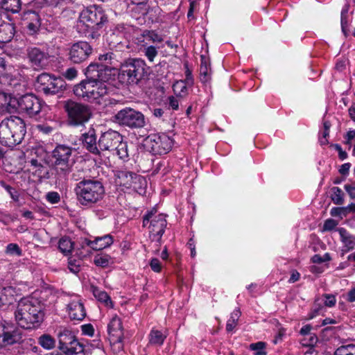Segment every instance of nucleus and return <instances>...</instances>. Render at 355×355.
Returning a JSON list of instances; mask_svg holds the SVG:
<instances>
[{"instance_id": "nucleus-53", "label": "nucleus", "mask_w": 355, "mask_h": 355, "mask_svg": "<svg viewBox=\"0 0 355 355\" xmlns=\"http://www.w3.org/2000/svg\"><path fill=\"white\" fill-rule=\"evenodd\" d=\"M150 266L151 269L156 272H159L161 271L162 266L160 261L157 258H153L150 261Z\"/></svg>"}, {"instance_id": "nucleus-22", "label": "nucleus", "mask_w": 355, "mask_h": 355, "mask_svg": "<svg viewBox=\"0 0 355 355\" xmlns=\"http://www.w3.org/2000/svg\"><path fill=\"white\" fill-rule=\"evenodd\" d=\"M113 243V239L110 234L101 237H96L94 241L84 239L82 241L81 246H88L93 250L99 251L111 245Z\"/></svg>"}, {"instance_id": "nucleus-5", "label": "nucleus", "mask_w": 355, "mask_h": 355, "mask_svg": "<svg viewBox=\"0 0 355 355\" xmlns=\"http://www.w3.org/2000/svg\"><path fill=\"white\" fill-rule=\"evenodd\" d=\"M71 154L72 148L64 144L57 145L51 152V164L59 180H66L71 171Z\"/></svg>"}, {"instance_id": "nucleus-15", "label": "nucleus", "mask_w": 355, "mask_h": 355, "mask_svg": "<svg viewBox=\"0 0 355 355\" xmlns=\"http://www.w3.org/2000/svg\"><path fill=\"white\" fill-rule=\"evenodd\" d=\"M115 177L118 184L128 189H132L137 191H138L142 184L146 183V180L142 176L131 171H116Z\"/></svg>"}, {"instance_id": "nucleus-47", "label": "nucleus", "mask_w": 355, "mask_h": 355, "mask_svg": "<svg viewBox=\"0 0 355 355\" xmlns=\"http://www.w3.org/2000/svg\"><path fill=\"white\" fill-rule=\"evenodd\" d=\"M63 76L67 80H71L78 76V71L75 67H69L62 73Z\"/></svg>"}, {"instance_id": "nucleus-29", "label": "nucleus", "mask_w": 355, "mask_h": 355, "mask_svg": "<svg viewBox=\"0 0 355 355\" xmlns=\"http://www.w3.org/2000/svg\"><path fill=\"white\" fill-rule=\"evenodd\" d=\"M38 344L46 350H51L55 347V340L50 334H44L37 338Z\"/></svg>"}, {"instance_id": "nucleus-63", "label": "nucleus", "mask_w": 355, "mask_h": 355, "mask_svg": "<svg viewBox=\"0 0 355 355\" xmlns=\"http://www.w3.org/2000/svg\"><path fill=\"white\" fill-rule=\"evenodd\" d=\"M10 96L8 95L3 92H0V109L1 110L3 107H5V105L6 102L10 98Z\"/></svg>"}, {"instance_id": "nucleus-3", "label": "nucleus", "mask_w": 355, "mask_h": 355, "mask_svg": "<svg viewBox=\"0 0 355 355\" xmlns=\"http://www.w3.org/2000/svg\"><path fill=\"white\" fill-rule=\"evenodd\" d=\"M26 132V124L19 117L11 116L0 123V143L8 147L19 144Z\"/></svg>"}, {"instance_id": "nucleus-10", "label": "nucleus", "mask_w": 355, "mask_h": 355, "mask_svg": "<svg viewBox=\"0 0 355 355\" xmlns=\"http://www.w3.org/2000/svg\"><path fill=\"white\" fill-rule=\"evenodd\" d=\"M35 86L38 91L46 95H54L65 89L66 83L60 77L42 73L37 76Z\"/></svg>"}, {"instance_id": "nucleus-14", "label": "nucleus", "mask_w": 355, "mask_h": 355, "mask_svg": "<svg viewBox=\"0 0 355 355\" xmlns=\"http://www.w3.org/2000/svg\"><path fill=\"white\" fill-rule=\"evenodd\" d=\"M112 68L97 62L90 63L84 70L86 79L92 83H105L110 79Z\"/></svg>"}, {"instance_id": "nucleus-31", "label": "nucleus", "mask_w": 355, "mask_h": 355, "mask_svg": "<svg viewBox=\"0 0 355 355\" xmlns=\"http://www.w3.org/2000/svg\"><path fill=\"white\" fill-rule=\"evenodd\" d=\"M1 7L12 12H18L21 9V0H1Z\"/></svg>"}, {"instance_id": "nucleus-45", "label": "nucleus", "mask_w": 355, "mask_h": 355, "mask_svg": "<svg viewBox=\"0 0 355 355\" xmlns=\"http://www.w3.org/2000/svg\"><path fill=\"white\" fill-rule=\"evenodd\" d=\"M6 252L10 255H21V250L16 243H10L7 245Z\"/></svg>"}, {"instance_id": "nucleus-27", "label": "nucleus", "mask_w": 355, "mask_h": 355, "mask_svg": "<svg viewBox=\"0 0 355 355\" xmlns=\"http://www.w3.org/2000/svg\"><path fill=\"white\" fill-rule=\"evenodd\" d=\"M200 58V79L202 83H206L211 79L210 63L205 55H201Z\"/></svg>"}, {"instance_id": "nucleus-11", "label": "nucleus", "mask_w": 355, "mask_h": 355, "mask_svg": "<svg viewBox=\"0 0 355 355\" xmlns=\"http://www.w3.org/2000/svg\"><path fill=\"white\" fill-rule=\"evenodd\" d=\"M58 349L71 355H85V349L76 338L73 333L64 329L58 334Z\"/></svg>"}, {"instance_id": "nucleus-39", "label": "nucleus", "mask_w": 355, "mask_h": 355, "mask_svg": "<svg viewBox=\"0 0 355 355\" xmlns=\"http://www.w3.org/2000/svg\"><path fill=\"white\" fill-rule=\"evenodd\" d=\"M111 257L107 254L97 255L94 257V262L97 266L105 268L109 266Z\"/></svg>"}, {"instance_id": "nucleus-44", "label": "nucleus", "mask_w": 355, "mask_h": 355, "mask_svg": "<svg viewBox=\"0 0 355 355\" xmlns=\"http://www.w3.org/2000/svg\"><path fill=\"white\" fill-rule=\"evenodd\" d=\"M330 214L334 217H340V218L347 216L345 207H333L330 211Z\"/></svg>"}, {"instance_id": "nucleus-37", "label": "nucleus", "mask_w": 355, "mask_h": 355, "mask_svg": "<svg viewBox=\"0 0 355 355\" xmlns=\"http://www.w3.org/2000/svg\"><path fill=\"white\" fill-rule=\"evenodd\" d=\"M58 248L63 253H69L73 248V243L67 237H63L60 239Z\"/></svg>"}, {"instance_id": "nucleus-30", "label": "nucleus", "mask_w": 355, "mask_h": 355, "mask_svg": "<svg viewBox=\"0 0 355 355\" xmlns=\"http://www.w3.org/2000/svg\"><path fill=\"white\" fill-rule=\"evenodd\" d=\"M98 60L101 62L99 64L107 65L110 67L112 69H114V66L116 65L118 60H116V55L112 52H107L105 54L100 55L98 56Z\"/></svg>"}, {"instance_id": "nucleus-59", "label": "nucleus", "mask_w": 355, "mask_h": 355, "mask_svg": "<svg viewBox=\"0 0 355 355\" xmlns=\"http://www.w3.org/2000/svg\"><path fill=\"white\" fill-rule=\"evenodd\" d=\"M40 25V24L39 23V21H37V23L31 22L28 23V24L27 25V28L28 30L30 31L31 34H34L39 30Z\"/></svg>"}, {"instance_id": "nucleus-51", "label": "nucleus", "mask_w": 355, "mask_h": 355, "mask_svg": "<svg viewBox=\"0 0 355 355\" xmlns=\"http://www.w3.org/2000/svg\"><path fill=\"white\" fill-rule=\"evenodd\" d=\"M186 70H185V80L184 82L187 83V85L191 87L193 85V78L192 76L191 71L189 69L187 64H184Z\"/></svg>"}, {"instance_id": "nucleus-58", "label": "nucleus", "mask_w": 355, "mask_h": 355, "mask_svg": "<svg viewBox=\"0 0 355 355\" xmlns=\"http://www.w3.org/2000/svg\"><path fill=\"white\" fill-rule=\"evenodd\" d=\"M324 297L326 298L324 301V304L327 306L331 307L335 305L336 299L334 296L330 295H324Z\"/></svg>"}, {"instance_id": "nucleus-12", "label": "nucleus", "mask_w": 355, "mask_h": 355, "mask_svg": "<svg viewBox=\"0 0 355 355\" xmlns=\"http://www.w3.org/2000/svg\"><path fill=\"white\" fill-rule=\"evenodd\" d=\"M172 139L165 134H153L144 139L145 148L153 155H164L172 148Z\"/></svg>"}, {"instance_id": "nucleus-8", "label": "nucleus", "mask_w": 355, "mask_h": 355, "mask_svg": "<svg viewBox=\"0 0 355 355\" xmlns=\"http://www.w3.org/2000/svg\"><path fill=\"white\" fill-rule=\"evenodd\" d=\"M113 121L120 126L132 130L140 129L146 125L144 114L130 107H125L113 116Z\"/></svg>"}, {"instance_id": "nucleus-38", "label": "nucleus", "mask_w": 355, "mask_h": 355, "mask_svg": "<svg viewBox=\"0 0 355 355\" xmlns=\"http://www.w3.org/2000/svg\"><path fill=\"white\" fill-rule=\"evenodd\" d=\"M334 355H355V345L340 346L335 351Z\"/></svg>"}, {"instance_id": "nucleus-21", "label": "nucleus", "mask_w": 355, "mask_h": 355, "mask_svg": "<svg viewBox=\"0 0 355 355\" xmlns=\"http://www.w3.org/2000/svg\"><path fill=\"white\" fill-rule=\"evenodd\" d=\"M107 333L110 342L114 343H121L123 340V327L121 319L115 315L107 325Z\"/></svg>"}, {"instance_id": "nucleus-55", "label": "nucleus", "mask_w": 355, "mask_h": 355, "mask_svg": "<svg viewBox=\"0 0 355 355\" xmlns=\"http://www.w3.org/2000/svg\"><path fill=\"white\" fill-rule=\"evenodd\" d=\"M68 268L73 273H78L80 271V265L76 263V260H69L68 263Z\"/></svg>"}, {"instance_id": "nucleus-20", "label": "nucleus", "mask_w": 355, "mask_h": 355, "mask_svg": "<svg viewBox=\"0 0 355 355\" xmlns=\"http://www.w3.org/2000/svg\"><path fill=\"white\" fill-rule=\"evenodd\" d=\"M80 140L87 151L95 155H98L96 131L92 126L81 135Z\"/></svg>"}, {"instance_id": "nucleus-61", "label": "nucleus", "mask_w": 355, "mask_h": 355, "mask_svg": "<svg viewBox=\"0 0 355 355\" xmlns=\"http://www.w3.org/2000/svg\"><path fill=\"white\" fill-rule=\"evenodd\" d=\"M146 38H149L150 40L153 42H162V37L153 31H149L146 35Z\"/></svg>"}, {"instance_id": "nucleus-28", "label": "nucleus", "mask_w": 355, "mask_h": 355, "mask_svg": "<svg viewBox=\"0 0 355 355\" xmlns=\"http://www.w3.org/2000/svg\"><path fill=\"white\" fill-rule=\"evenodd\" d=\"M340 236L341 241L346 248V251L352 250L355 245V239L345 228L340 227L337 230Z\"/></svg>"}, {"instance_id": "nucleus-56", "label": "nucleus", "mask_w": 355, "mask_h": 355, "mask_svg": "<svg viewBox=\"0 0 355 355\" xmlns=\"http://www.w3.org/2000/svg\"><path fill=\"white\" fill-rule=\"evenodd\" d=\"M6 189L9 193V194L10 195L11 198L14 201L17 202L19 200V193H18V192L16 190H15L12 187H11L9 185H7L6 187Z\"/></svg>"}, {"instance_id": "nucleus-34", "label": "nucleus", "mask_w": 355, "mask_h": 355, "mask_svg": "<svg viewBox=\"0 0 355 355\" xmlns=\"http://www.w3.org/2000/svg\"><path fill=\"white\" fill-rule=\"evenodd\" d=\"M187 87H189L187 85V83L180 80L177 81L173 85V89L176 94V96L180 97V98H182L184 96H185L187 94Z\"/></svg>"}, {"instance_id": "nucleus-19", "label": "nucleus", "mask_w": 355, "mask_h": 355, "mask_svg": "<svg viewBox=\"0 0 355 355\" xmlns=\"http://www.w3.org/2000/svg\"><path fill=\"white\" fill-rule=\"evenodd\" d=\"M166 217V215L164 214H155L148 227L150 231V237H153V240H155L159 243L161 241L162 236L167 225Z\"/></svg>"}, {"instance_id": "nucleus-17", "label": "nucleus", "mask_w": 355, "mask_h": 355, "mask_svg": "<svg viewBox=\"0 0 355 355\" xmlns=\"http://www.w3.org/2000/svg\"><path fill=\"white\" fill-rule=\"evenodd\" d=\"M122 140L123 136L117 131L109 130L103 132L98 140V155H101V151H113Z\"/></svg>"}, {"instance_id": "nucleus-57", "label": "nucleus", "mask_w": 355, "mask_h": 355, "mask_svg": "<svg viewBox=\"0 0 355 355\" xmlns=\"http://www.w3.org/2000/svg\"><path fill=\"white\" fill-rule=\"evenodd\" d=\"M100 30L101 29H96V28H89V31H88V37L89 38H92V39H98L100 35H101V33H100Z\"/></svg>"}, {"instance_id": "nucleus-46", "label": "nucleus", "mask_w": 355, "mask_h": 355, "mask_svg": "<svg viewBox=\"0 0 355 355\" xmlns=\"http://www.w3.org/2000/svg\"><path fill=\"white\" fill-rule=\"evenodd\" d=\"M157 210L155 207L152 208L148 211L146 214L143 216V227H146L148 224L151 222V218L156 214Z\"/></svg>"}, {"instance_id": "nucleus-2", "label": "nucleus", "mask_w": 355, "mask_h": 355, "mask_svg": "<svg viewBox=\"0 0 355 355\" xmlns=\"http://www.w3.org/2000/svg\"><path fill=\"white\" fill-rule=\"evenodd\" d=\"M74 192L81 205L92 207L103 198L105 188L103 183L95 178H83L76 184Z\"/></svg>"}, {"instance_id": "nucleus-62", "label": "nucleus", "mask_w": 355, "mask_h": 355, "mask_svg": "<svg viewBox=\"0 0 355 355\" xmlns=\"http://www.w3.org/2000/svg\"><path fill=\"white\" fill-rule=\"evenodd\" d=\"M344 188L352 199H355V187L350 184H345Z\"/></svg>"}, {"instance_id": "nucleus-50", "label": "nucleus", "mask_w": 355, "mask_h": 355, "mask_svg": "<svg viewBox=\"0 0 355 355\" xmlns=\"http://www.w3.org/2000/svg\"><path fill=\"white\" fill-rule=\"evenodd\" d=\"M180 98L178 96H171L168 98V103L169 107L172 108L174 110H177L179 107V99Z\"/></svg>"}, {"instance_id": "nucleus-13", "label": "nucleus", "mask_w": 355, "mask_h": 355, "mask_svg": "<svg viewBox=\"0 0 355 355\" xmlns=\"http://www.w3.org/2000/svg\"><path fill=\"white\" fill-rule=\"evenodd\" d=\"M17 105L19 110L30 117L40 114L42 107V101L33 94H26L19 98Z\"/></svg>"}, {"instance_id": "nucleus-18", "label": "nucleus", "mask_w": 355, "mask_h": 355, "mask_svg": "<svg viewBox=\"0 0 355 355\" xmlns=\"http://www.w3.org/2000/svg\"><path fill=\"white\" fill-rule=\"evenodd\" d=\"M26 51L28 62L35 69H44L48 65L49 55L45 51L36 46H28Z\"/></svg>"}, {"instance_id": "nucleus-43", "label": "nucleus", "mask_w": 355, "mask_h": 355, "mask_svg": "<svg viewBox=\"0 0 355 355\" xmlns=\"http://www.w3.org/2000/svg\"><path fill=\"white\" fill-rule=\"evenodd\" d=\"M17 101L18 99L12 98L10 96L8 101L6 102L5 107H3L1 110L8 113L14 112L16 110V105L17 104Z\"/></svg>"}, {"instance_id": "nucleus-33", "label": "nucleus", "mask_w": 355, "mask_h": 355, "mask_svg": "<svg viewBox=\"0 0 355 355\" xmlns=\"http://www.w3.org/2000/svg\"><path fill=\"white\" fill-rule=\"evenodd\" d=\"M166 338L160 331L153 329L149 335V342L152 345H162Z\"/></svg>"}, {"instance_id": "nucleus-64", "label": "nucleus", "mask_w": 355, "mask_h": 355, "mask_svg": "<svg viewBox=\"0 0 355 355\" xmlns=\"http://www.w3.org/2000/svg\"><path fill=\"white\" fill-rule=\"evenodd\" d=\"M241 315V313L240 311V309H235L232 313H231V315H230V318L229 320H232V321H234L236 322H238L240 316Z\"/></svg>"}, {"instance_id": "nucleus-6", "label": "nucleus", "mask_w": 355, "mask_h": 355, "mask_svg": "<svg viewBox=\"0 0 355 355\" xmlns=\"http://www.w3.org/2000/svg\"><path fill=\"white\" fill-rule=\"evenodd\" d=\"M63 108L67 114V123L72 126H81L87 122L92 116L89 105L67 100L63 103Z\"/></svg>"}, {"instance_id": "nucleus-25", "label": "nucleus", "mask_w": 355, "mask_h": 355, "mask_svg": "<svg viewBox=\"0 0 355 355\" xmlns=\"http://www.w3.org/2000/svg\"><path fill=\"white\" fill-rule=\"evenodd\" d=\"M15 35V28L10 23L0 24V47L11 40Z\"/></svg>"}, {"instance_id": "nucleus-24", "label": "nucleus", "mask_w": 355, "mask_h": 355, "mask_svg": "<svg viewBox=\"0 0 355 355\" xmlns=\"http://www.w3.org/2000/svg\"><path fill=\"white\" fill-rule=\"evenodd\" d=\"M88 92L89 94L86 100H96L105 96L107 93V88L103 82L93 83L92 85V89H90Z\"/></svg>"}, {"instance_id": "nucleus-42", "label": "nucleus", "mask_w": 355, "mask_h": 355, "mask_svg": "<svg viewBox=\"0 0 355 355\" xmlns=\"http://www.w3.org/2000/svg\"><path fill=\"white\" fill-rule=\"evenodd\" d=\"M94 295L98 301L104 302L106 305L112 304V300L106 292L95 289Z\"/></svg>"}, {"instance_id": "nucleus-26", "label": "nucleus", "mask_w": 355, "mask_h": 355, "mask_svg": "<svg viewBox=\"0 0 355 355\" xmlns=\"http://www.w3.org/2000/svg\"><path fill=\"white\" fill-rule=\"evenodd\" d=\"M93 83L85 79L82 80L80 83L76 85L73 87V94L79 97L86 100L90 89H92V85Z\"/></svg>"}, {"instance_id": "nucleus-54", "label": "nucleus", "mask_w": 355, "mask_h": 355, "mask_svg": "<svg viewBox=\"0 0 355 355\" xmlns=\"http://www.w3.org/2000/svg\"><path fill=\"white\" fill-rule=\"evenodd\" d=\"M83 334L88 336H93L94 333V329L91 324H86L81 327Z\"/></svg>"}, {"instance_id": "nucleus-52", "label": "nucleus", "mask_w": 355, "mask_h": 355, "mask_svg": "<svg viewBox=\"0 0 355 355\" xmlns=\"http://www.w3.org/2000/svg\"><path fill=\"white\" fill-rule=\"evenodd\" d=\"M35 4L43 7L44 6L57 5L60 0H34Z\"/></svg>"}, {"instance_id": "nucleus-40", "label": "nucleus", "mask_w": 355, "mask_h": 355, "mask_svg": "<svg viewBox=\"0 0 355 355\" xmlns=\"http://www.w3.org/2000/svg\"><path fill=\"white\" fill-rule=\"evenodd\" d=\"M266 343L263 342H257L250 345V349L255 351L254 355H266V352L264 350Z\"/></svg>"}, {"instance_id": "nucleus-9", "label": "nucleus", "mask_w": 355, "mask_h": 355, "mask_svg": "<svg viewBox=\"0 0 355 355\" xmlns=\"http://www.w3.org/2000/svg\"><path fill=\"white\" fill-rule=\"evenodd\" d=\"M79 19L88 28L102 29L108 22L107 16L104 10L96 5L83 10L80 14Z\"/></svg>"}, {"instance_id": "nucleus-36", "label": "nucleus", "mask_w": 355, "mask_h": 355, "mask_svg": "<svg viewBox=\"0 0 355 355\" xmlns=\"http://www.w3.org/2000/svg\"><path fill=\"white\" fill-rule=\"evenodd\" d=\"M161 11V8L157 6L149 7L146 15L149 20H151V21H156L160 17Z\"/></svg>"}, {"instance_id": "nucleus-60", "label": "nucleus", "mask_w": 355, "mask_h": 355, "mask_svg": "<svg viewBox=\"0 0 355 355\" xmlns=\"http://www.w3.org/2000/svg\"><path fill=\"white\" fill-rule=\"evenodd\" d=\"M351 167V164L347 162L341 165L339 168V173L343 175H347L349 174V168Z\"/></svg>"}, {"instance_id": "nucleus-16", "label": "nucleus", "mask_w": 355, "mask_h": 355, "mask_svg": "<svg viewBox=\"0 0 355 355\" xmlns=\"http://www.w3.org/2000/svg\"><path fill=\"white\" fill-rule=\"evenodd\" d=\"M92 46L85 41H78L69 49L68 59L73 64H81L86 61L92 53Z\"/></svg>"}, {"instance_id": "nucleus-7", "label": "nucleus", "mask_w": 355, "mask_h": 355, "mask_svg": "<svg viewBox=\"0 0 355 355\" xmlns=\"http://www.w3.org/2000/svg\"><path fill=\"white\" fill-rule=\"evenodd\" d=\"M12 290L10 287L0 288V304L7 301L6 294ZM21 331L13 325L4 324L0 322V347H6L21 343Z\"/></svg>"}, {"instance_id": "nucleus-41", "label": "nucleus", "mask_w": 355, "mask_h": 355, "mask_svg": "<svg viewBox=\"0 0 355 355\" xmlns=\"http://www.w3.org/2000/svg\"><path fill=\"white\" fill-rule=\"evenodd\" d=\"M143 52L150 62H153L158 53L157 48L154 46L144 47Z\"/></svg>"}, {"instance_id": "nucleus-1", "label": "nucleus", "mask_w": 355, "mask_h": 355, "mask_svg": "<svg viewBox=\"0 0 355 355\" xmlns=\"http://www.w3.org/2000/svg\"><path fill=\"white\" fill-rule=\"evenodd\" d=\"M15 316L21 328H36L44 320L43 305L36 299L23 298L18 303Z\"/></svg>"}, {"instance_id": "nucleus-48", "label": "nucleus", "mask_w": 355, "mask_h": 355, "mask_svg": "<svg viewBox=\"0 0 355 355\" xmlns=\"http://www.w3.org/2000/svg\"><path fill=\"white\" fill-rule=\"evenodd\" d=\"M338 225V222L335 220L329 218L324 221L323 225L322 231H331L334 230Z\"/></svg>"}, {"instance_id": "nucleus-32", "label": "nucleus", "mask_w": 355, "mask_h": 355, "mask_svg": "<svg viewBox=\"0 0 355 355\" xmlns=\"http://www.w3.org/2000/svg\"><path fill=\"white\" fill-rule=\"evenodd\" d=\"M344 193L339 187H334L331 189L330 198L335 205H341L344 203Z\"/></svg>"}, {"instance_id": "nucleus-35", "label": "nucleus", "mask_w": 355, "mask_h": 355, "mask_svg": "<svg viewBox=\"0 0 355 355\" xmlns=\"http://www.w3.org/2000/svg\"><path fill=\"white\" fill-rule=\"evenodd\" d=\"M113 151H115L116 154L121 159H125L129 156L128 150V144L127 142H123V140L120 141L119 145H117L116 149H114Z\"/></svg>"}, {"instance_id": "nucleus-23", "label": "nucleus", "mask_w": 355, "mask_h": 355, "mask_svg": "<svg viewBox=\"0 0 355 355\" xmlns=\"http://www.w3.org/2000/svg\"><path fill=\"white\" fill-rule=\"evenodd\" d=\"M69 315L71 319L82 320L86 315L83 304L80 301H73L68 305Z\"/></svg>"}, {"instance_id": "nucleus-4", "label": "nucleus", "mask_w": 355, "mask_h": 355, "mask_svg": "<svg viewBox=\"0 0 355 355\" xmlns=\"http://www.w3.org/2000/svg\"><path fill=\"white\" fill-rule=\"evenodd\" d=\"M149 68L144 60L129 58L121 64L119 78L128 85H136L148 74Z\"/></svg>"}, {"instance_id": "nucleus-49", "label": "nucleus", "mask_w": 355, "mask_h": 355, "mask_svg": "<svg viewBox=\"0 0 355 355\" xmlns=\"http://www.w3.org/2000/svg\"><path fill=\"white\" fill-rule=\"evenodd\" d=\"M46 200L52 204H55L60 202V196L58 192L51 191L46 194Z\"/></svg>"}]
</instances>
